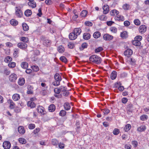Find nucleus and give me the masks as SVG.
Masks as SVG:
<instances>
[{
    "mask_svg": "<svg viewBox=\"0 0 149 149\" xmlns=\"http://www.w3.org/2000/svg\"><path fill=\"white\" fill-rule=\"evenodd\" d=\"M20 40L22 41L25 42V43L29 41L28 38L26 37H22Z\"/></svg>",
    "mask_w": 149,
    "mask_h": 149,
    "instance_id": "obj_45",
    "label": "nucleus"
},
{
    "mask_svg": "<svg viewBox=\"0 0 149 149\" xmlns=\"http://www.w3.org/2000/svg\"><path fill=\"white\" fill-rule=\"evenodd\" d=\"M32 14L31 10L28 9L26 10L24 12V14L27 17L30 16Z\"/></svg>",
    "mask_w": 149,
    "mask_h": 149,
    "instance_id": "obj_33",
    "label": "nucleus"
},
{
    "mask_svg": "<svg viewBox=\"0 0 149 149\" xmlns=\"http://www.w3.org/2000/svg\"><path fill=\"white\" fill-rule=\"evenodd\" d=\"M77 35H76L73 32L70 33L69 35L70 39L72 40H74L77 38Z\"/></svg>",
    "mask_w": 149,
    "mask_h": 149,
    "instance_id": "obj_16",
    "label": "nucleus"
},
{
    "mask_svg": "<svg viewBox=\"0 0 149 149\" xmlns=\"http://www.w3.org/2000/svg\"><path fill=\"white\" fill-rule=\"evenodd\" d=\"M117 77V72L115 71H113L111 73V78L112 80L115 79Z\"/></svg>",
    "mask_w": 149,
    "mask_h": 149,
    "instance_id": "obj_22",
    "label": "nucleus"
},
{
    "mask_svg": "<svg viewBox=\"0 0 149 149\" xmlns=\"http://www.w3.org/2000/svg\"><path fill=\"white\" fill-rule=\"evenodd\" d=\"M17 46L20 48L22 49H25L27 47V44L24 42L19 43L17 44Z\"/></svg>",
    "mask_w": 149,
    "mask_h": 149,
    "instance_id": "obj_9",
    "label": "nucleus"
},
{
    "mask_svg": "<svg viewBox=\"0 0 149 149\" xmlns=\"http://www.w3.org/2000/svg\"><path fill=\"white\" fill-rule=\"evenodd\" d=\"M3 146L4 149H9L10 148L11 144L9 141H6L3 142Z\"/></svg>",
    "mask_w": 149,
    "mask_h": 149,
    "instance_id": "obj_6",
    "label": "nucleus"
},
{
    "mask_svg": "<svg viewBox=\"0 0 149 149\" xmlns=\"http://www.w3.org/2000/svg\"><path fill=\"white\" fill-rule=\"evenodd\" d=\"M12 61V58L9 56H7L5 59L4 61L6 63H8Z\"/></svg>",
    "mask_w": 149,
    "mask_h": 149,
    "instance_id": "obj_41",
    "label": "nucleus"
},
{
    "mask_svg": "<svg viewBox=\"0 0 149 149\" xmlns=\"http://www.w3.org/2000/svg\"><path fill=\"white\" fill-rule=\"evenodd\" d=\"M121 84L120 82H118L115 83V86L116 88H118V86H121Z\"/></svg>",
    "mask_w": 149,
    "mask_h": 149,
    "instance_id": "obj_64",
    "label": "nucleus"
},
{
    "mask_svg": "<svg viewBox=\"0 0 149 149\" xmlns=\"http://www.w3.org/2000/svg\"><path fill=\"white\" fill-rule=\"evenodd\" d=\"M19 141L20 143L22 144H25L26 142V140L25 139L22 138H19Z\"/></svg>",
    "mask_w": 149,
    "mask_h": 149,
    "instance_id": "obj_37",
    "label": "nucleus"
},
{
    "mask_svg": "<svg viewBox=\"0 0 149 149\" xmlns=\"http://www.w3.org/2000/svg\"><path fill=\"white\" fill-rule=\"evenodd\" d=\"M131 127V125L130 124H127L125 126V127L124 128V130H130Z\"/></svg>",
    "mask_w": 149,
    "mask_h": 149,
    "instance_id": "obj_51",
    "label": "nucleus"
},
{
    "mask_svg": "<svg viewBox=\"0 0 149 149\" xmlns=\"http://www.w3.org/2000/svg\"><path fill=\"white\" fill-rule=\"evenodd\" d=\"M102 111L105 115L107 114L110 112L109 110L107 109H102Z\"/></svg>",
    "mask_w": 149,
    "mask_h": 149,
    "instance_id": "obj_49",
    "label": "nucleus"
},
{
    "mask_svg": "<svg viewBox=\"0 0 149 149\" xmlns=\"http://www.w3.org/2000/svg\"><path fill=\"white\" fill-rule=\"evenodd\" d=\"M10 24L13 26H15L18 24V21L16 19H13L10 21Z\"/></svg>",
    "mask_w": 149,
    "mask_h": 149,
    "instance_id": "obj_19",
    "label": "nucleus"
},
{
    "mask_svg": "<svg viewBox=\"0 0 149 149\" xmlns=\"http://www.w3.org/2000/svg\"><path fill=\"white\" fill-rule=\"evenodd\" d=\"M116 15V17H115V19L116 20L121 21H123L124 20V18L123 16L121 15H119L118 14Z\"/></svg>",
    "mask_w": 149,
    "mask_h": 149,
    "instance_id": "obj_18",
    "label": "nucleus"
},
{
    "mask_svg": "<svg viewBox=\"0 0 149 149\" xmlns=\"http://www.w3.org/2000/svg\"><path fill=\"white\" fill-rule=\"evenodd\" d=\"M134 39L136 40L140 41L142 39V37L140 36H137L135 37Z\"/></svg>",
    "mask_w": 149,
    "mask_h": 149,
    "instance_id": "obj_58",
    "label": "nucleus"
},
{
    "mask_svg": "<svg viewBox=\"0 0 149 149\" xmlns=\"http://www.w3.org/2000/svg\"><path fill=\"white\" fill-rule=\"evenodd\" d=\"M31 86L30 85H29L27 87V89L28 90L27 91V94H33V91L31 90Z\"/></svg>",
    "mask_w": 149,
    "mask_h": 149,
    "instance_id": "obj_36",
    "label": "nucleus"
},
{
    "mask_svg": "<svg viewBox=\"0 0 149 149\" xmlns=\"http://www.w3.org/2000/svg\"><path fill=\"white\" fill-rule=\"evenodd\" d=\"M12 98L14 100L17 101L20 99V97L19 94H15L13 95Z\"/></svg>",
    "mask_w": 149,
    "mask_h": 149,
    "instance_id": "obj_21",
    "label": "nucleus"
},
{
    "mask_svg": "<svg viewBox=\"0 0 149 149\" xmlns=\"http://www.w3.org/2000/svg\"><path fill=\"white\" fill-rule=\"evenodd\" d=\"M103 50V48L102 47H99L95 49V53L99 52L102 51Z\"/></svg>",
    "mask_w": 149,
    "mask_h": 149,
    "instance_id": "obj_47",
    "label": "nucleus"
},
{
    "mask_svg": "<svg viewBox=\"0 0 149 149\" xmlns=\"http://www.w3.org/2000/svg\"><path fill=\"white\" fill-rule=\"evenodd\" d=\"M89 61L94 63L99 64L101 63L102 59L99 56L96 55H93L90 57Z\"/></svg>",
    "mask_w": 149,
    "mask_h": 149,
    "instance_id": "obj_1",
    "label": "nucleus"
},
{
    "mask_svg": "<svg viewBox=\"0 0 149 149\" xmlns=\"http://www.w3.org/2000/svg\"><path fill=\"white\" fill-rule=\"evenodd\" d=\"M134 24L136 25H139L141 23L140 21L138 19H134Z\"/></svg>",
    "mask_w": 149,
    "mask_h": 149,
    "instance_id": "obj_52",
    "label": "nucleus"
},
{
    "mask_svg": "<svg viewBox=\"0 0 149 149\" xmlns=\"http://www.w3.org/2000/svg\"><path fill=\"white\" fill-rule=\"evenodd\" d=\"M17 75L15 74H13L10 75L9 77V80L12 82H14L17 79Z\"/></svg>",
    "mask_w": 149,
    "mask_h": 149,
    "instance_id": "obj_7",
    "label": "nucleus"
},
{
    "mask_svg": "<svg viewBox=\"0 0 149 149\" xmlns=\"http://www.w3.org/2000/svg\"><path fill=\"white\" fill-rule=\"evenodd\" d=\"M87 13L88 12L86 10H83L81 12L80 15L81 17H84L86 16Z\"/></svg>",
    "mask_w": 149,
    "mask_h": 149,
    "instance_id": "obj_39",
    "label": "nucleus"
},
{
    "mask_svg": "<svg viewBox=\"0 0 149 149\" xmlns=\"http://www.w3.org/2000/svg\"><path fill=\"white\" fill-rule=\"evenodd\" d=\"M22 67L24 69H26L28 67V63L26 62H23L21 64Z\"/></svg>",
    "mask_w": 149,
    "mask_h": 149,
    "instance_id": "obj_34",
    "label": "nucleus"
},
{
    "mask_svg": "<svg viewBox=\"0 0 149 149\" xmlns=\"http://www.w3.org/2000/svg\"><path fill=\"white\" fill-rule=\"evenodd\" d=\"M146 129V127L144 125H142L138 127L137 130H145Z\"/></svg>",
    "mask_w": 149,
    "mask_h": 149,
    "instance_id": "obj_54",
    "label": "nucleus"
},
{
    "mask_svg": "<svg viewBox=\"0 0 149 149\" xmlns=\"http://www.w3.org/2000/svg\"><path fill=\"white\" fill-rule=\"evenodd\" d=\"M52 145L54 146H56L58 143V141L56 139H53L52 140Z\"/></svg>",
    "mask_w": 149,
    "mask_h": 149,
    "instance_id": "obj_42",
    "label": "nucleus"
},
{
    "mask_svg": "<svg viewBox=\"0 0 149 149\" xmlns=\"http://www.w3.org/2000/svg\"><path fill=\"white\" fill-rule=\"evenodd\" d=\"M91 35L90 33H85L83 34V38L85 40H88L90 38Z\"/></svg>",
    "mask_w": 149,
    "mask_h": 149,
    "instance_id": "obj_24",
    "label": "nucleus"
},
{
    "mask_svg": "<svg viewBox=\"0 0 149 149\" xmlns=\"http://www.w3.org/2000/svg\"><path fill=\"white\" fill-rule=\"evenodd\" d=\"M18 82V84L20 86L23 85L25 83V80L24 78H20Z\"/></svg>",
    "mask_w": 149,
    "mask_h": 149,
    "instance_id": "obj_26",
    "label": "nucleus"
},
{
    "mask_svg": "<svg viewBox=\"0 0 149 149\" xmlns=\"http://www.w3.org/2000/svg\"><path fill=\"white\" fill-rule=\"evenodd\" d=\"M16 63L14 62H11L8 64L9 67L11 68H14L15 66Z\"/></svg>",
    "mask_w": 149,
    "mask_h": 149,
    "instance_id": "obj_48",
    "label": "nucleus"
},
{
    "mask_svg": "<svg viewBox=\"0 0 149 149\" xmlns=\"http://www.w3.org/2000/svg\"><path fill=\"white\" fill-rule=\"evenodd\" d=\"M58 50L59 53H62L64 52V48L62 46H60L58 48Z\"/></svg>",
    "mask_w": 149,
    "mask_h": 149,
    "instance_id": "obj_35",
    "label": "nucleus"
},
{
    "mask_svg": "<svg viewBox=\"0 0 149 149\" xmlns=\"http://www.w3.org/2000/svg\"><path fill=\"white\" fill-rule=\"evenodd\" d=\"M60 59L62 62L66 63L67 61V60L65 57L64 56H61L60 58Z\"/></svg>",
    "mask_w": 149,
    "mask_h": 149,
    "instance_id": "obj_44",
    "label": "nucleus"
},
{
    "mask_svg": "<svg viewBox=\"0 0 149 149\" xmlns=\"http://www.w3.org/2000/svg\"><path fill=\"white\" fill-rule=\"evenodd\" d=\"M16 10H15V15L18 17L20 18L23 15L22 11L17 7H16Z\"/></svg>",
    "mask_w": 149,
    "mask_h": 149,
    "instance_id": "obj_5",
    "label": "nucleus"
},
{
    "mask_svg": "<svg viewBox=\"0 0 149 149\" xmlns=\"http://www.w3.org/2000/svg\"><path fill=\"white\" fill-rule=\"evenodd\" d=\"M69 94V92L68 90H67L64 92L63 93V96H67Z\"/></svg>",
    "mask_w": 149,
    "mask_h": 149,
    "instance_id": "obj_63",
    "label": "nucleus"
},
{
    "mask_svg": "<svg viewBox=\"0 0 149 149\" xmlns=\"http://www.w3.org/2000/svg\"><path fill=\"white\" fill-rule=\"evenodd\" d=\"M35 125L33 124H30L28 125V127L30 130H32L35 128Z\"/></svg>",
    "mask_w": 149,
    "mask_h": 149,
    "instance_id": "obj_56",
    "label": "nucleus"
},
{
    "mask_svg": "<svg viewBox=\"0 0 149 149\" xmlns=\"http://www.w3.org/2000/svg\"><path fill=\"white\" fill-rule=\"evenodd\" d=\"M23 29L25 31H26L29 29V27L26 23H23L22 25Z\"/></svg>",
    "mask_w": 149,
    "mask_h": 149,
    "instance_id": "obj_31",
    "label": "nucleus"
},
{
    "mask_svg": "<svg viewBox=\"0 0 149 149\" xmlns=\"http://www.w3.org/2000/svg\"><path fill=\"white\" fill-rule=\"evenodd\" d=\"M27 105L29 107H30L31 108H33L35 107L36 105L33 102L29 101L27 102Z\"/></svg>",
    "mask_w": 149,
    "mask_h": 149,
    "instance_id": "obj_27",
    "label": "nucleus"
},
{
    "mask_svg": "<svg viewBox=\"0 0 149 149\" xmlns=\"http://www.w3.org/2000/svg\"><path fill=\"white\" fill-rule=\"evenodd\" d=\"M127 114L130 116H132L133 115V105L131 103H130L127 105Z\"/></svg>",
    "mask_w": 149,
    "mask_h": 149,
    "instance_id": "obj_4",
    "label": "nucleus"
},
{
    "mask_svg": "<svg viewBox=\"0 0 149 149\" xmlns=\"http://www.w3.org/2000/svg\"><path fill=\"white\" fill-rule=\"evenodd\" d=\"M88 44L86 42L83 43L81 45V47L80 48V50H83L84 49L86 48L87 47Z\"/></svg>",
    "mask_w": 149,
    "mask_h": 149,
    "instance_id": "obj_40",
    "label": "nucleus"
},
{
    "mask_svg": "<svg viewBox=\"0 0 149 149\" xmlns=\"http://www.w3.org/2000/svg\"><path fill=\"white\" fill-rule=\"evenodd\" d=\"M66 112L65 111L62 110H61L59 113V115L60 116H64L66 115Z\"/></svg>",
    "mask_w": 149,
    "mask_h": 149,
    "instance_id": "obj_50",
    "label": "nucleus"
},
{
    "mask_svg": "<svg viewBox=\"0 0 149 149\" xmlns=\"http://www.w3.org/2000/svg\"><path fill=\"white\" fill-rule=\"evenodd\" d=\"M103 13L104 14H106L109 11V6L107 5H104L103 7Z\"/></svg>",
    "mask_w": 149,
    "mask_h": 149,
    "instance_id": "obj_15",
    "label": "nucleus"
},
{
    "mask_svg": "<svg viewBox=\"0 0 149 149\" xmlns=\"http://www.w3.org/2000/svg\"><path fill=\"white\" fill-rule=\"evenodd\" d=\"M100 36L101 33L98 31L95 32L93 34V36L95 38H99L100 37Z\"/></svg>",
    "mask_w": 149,
    "mask_h": 149,
    "instance_id": "obj_32",
    "label": "nucleus"
},
{
    "mask_svg": "<svg viewBox=\"0 0 149 149\" xmlns=\"http://www.w3.org/2000/svg\"><path fill=\"white\" fill-rule=\"evenodd\" d=\"M19 49H14V53L13 54V56L15 58H17L18 57V54L19 53Z\"/></svg>",
    "mask_w": 149,
    "mask_h": 149,
    "instance_id": "obj_29",
    "label": "nucleus"
},
{
    "mask_svg": "<svg viewBox=\"0 0 149 149\" xmlns=\"http://www.w3.org/2000/svg\"><path fill=\"white\" fill-rule=\"evenodd\" d=\"M148 118V116L147 115L143 114L140 116V119L144 121L146 120Z\"/></svg>",
    "mask_w": 149,
    "mask_h": 149,
    "instance_id": "obj_38",
    "label": "nucleus"
},
{
    "mask_svg": "<svg viewBox=\"0 0 149 149\" xmlns=\"http://www.w3.org/2000/svg\"><path fill=\"white\" fill-rule=\"evenodd\" d=\"M147 30V27L145 25H142L140 26L139 28V31L140 33H143Z\"/></svg>",
    "mask_w": 149,
    "mask_h": 149,
    "instance_id": "obj_8",
    "label": "nucleus"
},
{
    "mask_svg": "<svg viewBox=\"0 0 149 149\" xmlns=\"http://www.w3.org/2000/svg\"><path fill=\"white\" fill-rule=\"evenodd\" d=\"M61 89V91H62L63 92V93L64 92H65L66 91H67L66 89L67 88L66 87H64L63 86H61L60 87Z\"/></svg>",
    "mask_w": 149,
    "mask_h": 149,
    "instance_id": "obj_62",
    "label": "nucleus"
},
{
    "mask_svg": "<svg viewBox=\"0 0 149 149\" xmlns=\"http://www.w3.org/2000/svg\"><path fill=\"white\" fill-rule=\"evenodd\" d=\"M132 143L134 147H136L137 146L138 143L137 141H132Z\"/></svg>",
    "mask_w": 149,
    "mask_h": 149,
    "instance_id": "obj_60",
    "label": "nucleus"
},
{
    "mask_svg": "<svg viewBox=\"0 0 149 149\" xmlns=\"http://www.w3.org/2000/svg\"><path fill=\"white\" fill-rule=\"evenodd\" d=\"M65 109L66 110H68L70 109L71 106L68 103H66L64 105Z\"/></svg>",
    "mask_w": 149,
    "mask_h": 149,
    "instance_id": "obj_30",
    "label": "nucleus"
},
{
    "mask_svg": "<svg viewBox=\"0 0 149 149\" xmlns=\"http://www.w3.org/2000/svg\"><path fill=\"white\" fill-rule=\"evenodd\" d=\"M129 6L127 4H125L123 7V8L125 10H127L128 9Z\"/></svg>",
    "mask_w": 149,
    "mask_h": 149,
    "instance_id": "obj_59",
    "label": "nucleus"
},
{
    "mask_svg": "<svg viewBox=\"0 0 149 149\" xmlns=\"http://www.w3.org/2000/svg\"><path fill=\"white\" fill-rule=\"evenodd\" d=\"M55 81L53 82L52 84L55 86H58L60 85V82L61 80V78L59 74L56 73L54 76Z\"/></svg>",
    "mask_w": 149,
    "mask_h": 149,
    "instance_id": "obj_2",
    "label": "nucleus"
},
{
    "mask_svg": "<svg viewBox=\"0 0 149 149\" xmlns=\"http://www.w3.org/2000/svg\"><path fill=\"white\" fill-rule=\"evenodd\" d=\"M55 105L54 104H51L48 107V109L49 112H53L55 110Z\"/></svg>",
    "mask_w": 149,
    "mask_h": 149,
    "instance_id": "obj_17",
    "label": "nucleus"
},
{
    "mask_svg": "<svg viewBox=\"0 0 149 149\" xmlns=\"http://www.w3.org/2000/svg\"><path fill=\"white\" fill-rule=\"evenodd\" d=\"M110 30L113 33H116L117 31V28L115 27H111L110 29Z\"/></svg>",
    "mask_w": 149,
    "mask_h": 149,
    "instance_id": "obj_53",
    "label": "nucleus"
},
{
    "mask_svg": "<svg viewBox=\"0 0 149 149\" xmlns=\"http://www.w3.org/2000/svg\"><path fill=\"white\" fill-rule=\"evenodd\" d=\"M29 2L28 3L29 6L33 8H34L36 6V2L34 1V0H28Z\"/></svg>",
    "mask_w": 149,
    "mask_h": 149,
    "instance_id": "obj_10",
    "label": "nucleus"
},
{
    "mask_svg": "<svg viewBox=\"0 0 149 149\" xmlns=\"http://www.w3.org/2000/svg\"><path fill=\"white\" fill-rule=\"evenodd\" d=\"M119 11L116 9H113L110 12V14L112 16H114L115 14L116 15H118L119 14Z\"/></svg>",
    "mask_w": 149,
    "mask_h": 149,
    "instance_id": "obj_23",
    "label": "nucleus"
},
{
    "mask_svg": "<svg viewBox=\"0 0 149 149\" xmlns=\"http://www.w3.org/2000/svg\"><path fill=\"white\" fill-rule=\"evenodd\" d=\"M129 61L130 62V63L131 65H134L135 64L136 61L133 58H130Z\"/></svg>",
    "mask_w": 149,
    "mask_h": 149,
    "instance_id": "obj_43",
    "label": "nucleus"
},
{
    "mask_svg": "<svg viewBox=\"0 0 149 149\" xmlns=\"http://www.w3.org/2000/svg\"><path fill=\"white\" fill-rule=\"evenodd\" d=\"M61 89L60 87L59 88H56L54 89V91L56 94H58L61 92Z\"/></svg>",
    "mask_w": 149,
    "mask_h": 149,
    "instance_id": "obj_46",
    "label": "nucleus"
},
{
    "mask_svg": "<svg viewBox=\"0 0 149 149\" xmlns=\"http://www.w3.org/2000/svg\"><path fill=\"white\" fill-rule=\"evenodd\" d=\"M40 40L41 42H43V45L46 46H49L51 44V41L44 36H41L40 38Z\"/></svg>",
    "mask_w": 149,
    "mask_h": 149,
    "instance_id": "obj_3",
    "label": "nucleus"
},
{
    "mask_svg": "<svg viewBox=\"0 0 149 149\" xmlns=\"http://www.w3.org/2000/svg\"><path fill=\"white\" fill-rule=\"evenodd\" d=\"M84 24L85 25L89 26H91L93 25V23L89 21L86 22L84 23Z\"/></svg>",
    "mask_w": 149,
    "mask_h": 149,
    "instance_id": "obj_55",
    "label": "nucleus"
},
{
    "mask_svg": "<svg viewBox=\"0 0 149 149\" xmlns=\"http://www.w3.org/2000/svg\"><path fill=\"white\" fill-rule=\"evenodd\" d=\"M44 108L42 106H38V112L41 113L42 114L44 115L45 113L44 111Z\"/></svg>",
    "mask_w": 149,
    "mask_h": 149,
    "instance_id": "obj_14",
    "label": "nucleus"
},
{
    "mask_svg": "<svg viewBox=\"0 0 149 149\" xmlns=\"http://www.w3.org/2000/svg\"><path fill=\"white\" fill-rule=\"evenodd\" d=\"M132 51L130 49H128L126 50L124 52L125 55L127 56H130L132 54Z\"/></svg>",
    "mask_w": 149,
    "mask_h": 149,
    "instance_id": "obj_13",
    "label": "nucleus"
},
{
    "mask_svg": "<svg viewBox=\"0 0 149 149\" xmlns=\"http://www.w3.org/2000/svg\"><path fill=\"white\" fill-rule=\"evenodd\" d=\"M120 36L123 39H125L127 37L128 35L127 32L124 31L120 33Z\"/></svg>",
    "mask_w": 149,
    "mask_h": 149,
    "instance_id": "obj_20",
    "label": "nucleus"
},
{
    "mask_svg": "<svg viewBox=\"0 0 149 149\" xmlns=\"http://www.w3.org/2000/svg\"><path fill=\"white\" fill-rule=\"evenodd\" d=\"M124 24L125 26H128L130 24V22L128 21H126L124 22Z\"/></svg>",
    "mask_w": 149,
    "mask_h": 149,
    "instance_id": "obj_61",
    "label": "nucleus"
},
{
    "mask_svg": "<svg viewBox=\"0 0 149 149\" xmlns=\"http://www.w3.org/2000/svg\"><path fill=\"white\" fill-rule=\"evenodd\" d=\"M81 32V30L80 28H76L74 29L73 31V32L76 35L77 37L78 35L80 34Z\"/></svg>",
    "mask_w": 149,
    "mask_h": 149,
    "instance_id": "obj_12",
    "label": "nucleus"
},
{
    "mask_svg": "<svg viewBox=\"0 0 149 149\" xmlns=\"http://www.w3.org/2000/svg\"><path fill=\"white\" fill-rule=\"evenodd\" d=\"M8 103L10 104V105L9 106L10 108V109H14L15 104L13 102L12 100H9L8 101Z\"/></svg>",
    "mask_w": 149,
    "mask_h": 149,
    "instance_id": "obj_25",
    "label": "nucleus"
},
{
    "mask_svg": "<svg viewBox=\"0 0 149 149\" xmlns=\"http://www.w3.org/2000/svg\"><path fill=\"white\" fill-rule=\"evenodd\" d=\"M103 38L106 40H109L113 39V36L108 34H106L103 36Z\"/></svg>",
    "mask_w": 149,
    "mask_h": 149,
    "instance_id": "obj_11",
    "label": "nucleus"
},
{
    "mask_svg": "<svg viewBox=\"0 0 149 149\" xmlns=\"http://www.w3.org/2000/svg\"><path fill=\"white\" fill-rule=\"evenodd\" d=\"M132 44L136 46H140L141 45V42L138 40H134L132 42Z\"/></svg>",
    "mask_w": 149,
    "mask_h": 149,
    "instance_id": "obj_28",
    "label": "nucleus"
},
{
    "mask_svg": "<svg viewBox=\"0 0 149 149\" xmlns=\"http://www.w3.org/2000/svg\"><path fill=\"white\" fill-rule=\"evenodd\" d=\"M127 74L125 72H123L121 73L120 75V77L121 78H123L126 77L127 76Z\"/></svg>",
    "mask_w": 149,
    "mask_h": 149,
    "instance_id": "obj_57",
    "label": "nucleus"
}]
</instances>
